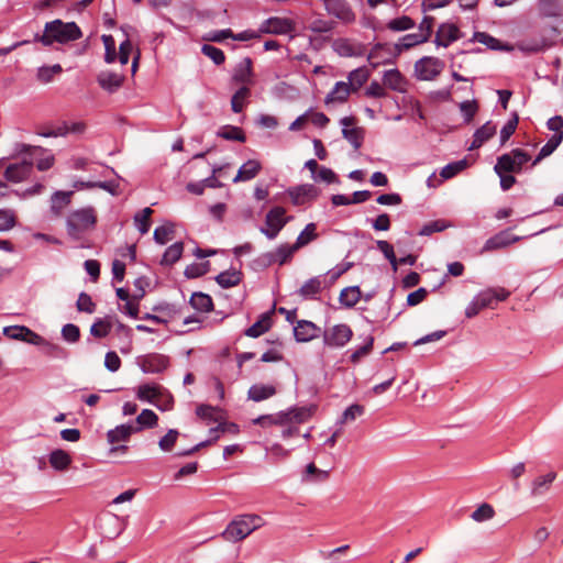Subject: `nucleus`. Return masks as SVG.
Here are the masks:
<instances>
[{
  "label": "nucleus",
  "instance_id": "nucleus-9",
  "mask_svg": "<svg viewBox=\"0 0 563 563\" xmlns=\"http://www.w3.org/2000/svg\"><path fill=\"white\" fill-rule=\"evenodd\" d=\"M136 364L144 374H159L170 364L169 357L159 353H148L136 357Z\"/></svg>",
  "mask_w": 563,
  "mask_h": 563
},
{
  "label": "nucleus",
  "instance_id": "nucleus-47",
  "mask_svg": "<svg viewBox=\"0 0 563 563\" xmlns=\"http://www.w3.org/2000/svg\"><path fill=\"white\" fill-rule=\"evenodd\" d=\"M218 136L229 140V141H239L245 142V134L241 128L227 125L223 126L219 132Z\"/></svg>",
  "mask_w": 563,
  "mask_h": 563
},
{
  "label": "nucleus",
  "instance_id": "nucleus-15",
  "mask_svg": "<svg viewBox=\"0 0 563 563\" xmlns=\"http://www.w3.org/2000/svg\"><path fill=\"white\" fill-rule=\"evenodd\" d=\"M332 47L336 54L342 57L363 56L366 47L362 43L353 42L347 38H338L333 42Z\"/></svg>",
  "mask_w": 563,
  "mask_h": 563
},
{
  "label": "nucleus",
  "instance_id": "nucleus-12",
  "mask_svg": "<svg viewBox=\"0 0 563 563\" xmlns=\"http://www.w3.org/2000/svg\"><path fill=\"white\" fill-rule=\"evenodd\" d=\"M285 209L280 207L273 208L266 216L267 228H262L261 232L264 233L268 239H275L278 232L286 224L284 219Z\"/></svg>",
  "mask_w": 563,
  "mask_h": 563
},
{
  "label": "nucleus",
  "instance_id": "nucleus-45",
  "mask_svg": "<svg viewBox=\"0 0 563 563\" xmlns=\"http://www.w3.org/2000/svg\"><path fill=\"white\" fill-rule=\"evenodd\" d=\"M183 251L184 245L181 242L174 243L165 251L161 263L163 265H173L181 257Z\"/></svg>",
  "mask_w": 563,
  "mask_h": 563
},
{
  "label": "nucleus",
  "instance_id": "nucleus-11",
  "mask_svg": "<svg viewBox=\"0 0 563 563\" xmlns=\"http://www.w3.org/2000/svg\"><path fill=\"white\" fill-rule=\"evenodd\" d=\"M239 427L238 424H217L216 428H212L210 430V438L208 440L201 441L194 445L190 449H183L178 450L176 455L178 456H188L197 452L201 448H206L213 442H216L222 434L230 433V434H238L239 433Z\"/></svg>",
  "mask_w": 563,
  "mask_h": 563
},
{
  "label": "nucleus",
  "instance_id": "nucleus-40",
  "mask_svg": "<svg viewBox=\"0 0 563 563\" xmlns=\"http://www.w3.org/2000/svg\"><path fill=\"white\" fill-rule=\"evenodd\" d=\"M272 325L271 317L268 313L263 314L253 325H251L245 334L251 338H257L268 331Z\"/></svg>",
  "mask_w": 563,
  "mask_h": 563
},
{
  "label": "nucleus",
  "instance_id": "nucleus-27",
  "mask_svg": "<svg viewBox=\"0 0 563 563\" xmlns=\"http://www.w3.org/2000/svg\"><path fill=\"white\" fill-rule=\"evenodd\" d=\"M496 125L490 121L486 122L479 129H477L473 136V142L468 150L473 151L479 148L485 142L490 140L496 134Z\"/></svg>",
  "mask_w": 563,
  "mask_h": 563
},
{
  "label": "nucleus",
  "instance_id": "nucleus-46",
  "mask_svg": "<svg viewBox=\"0 0 563 563\" xmlns=\"http://www.w3.org/2000/svg\"><path fill=\"white\" fill-rule=\"evenodd\" d=\"M16 225V213L12 209H0V232L12 230Z\"/></svg>",
  "mask_w": 563,
  "mask_h": 563
},
{
  "label": "nucleus",
  "instance_id": "nucleus-26",
  "mask_svg": "<svg viewBox=\"0 0 563 563\" xmlns=\"http://www.w3.org/2000/svg\"><path fill=\"white\" fill-rule=\"evenodd\" d=\"M351 92L352 89L350 88V85H347V82L338 81L332 88V90L327 95L324 103L327 106L333 103H343L347 100Z\"/></svg>",
  "mask_w": 563,
  "mask_h": 563
},
{
  "label": "nucleus",
  "instance_id": "nucleus-44",
  "mask_svg": "<svg viewBox=\"0 0 563 563\" xmlns=\"http://www.w3.org/2000/svg\"><path fill=\"white\" fill-rule=\"evenodd\" d=\"M416 25L415 21L408 15L395 18L387 23V29L393 32H404L412 29Z\"/></svg>",
  "mask_w": 563,
  "mask_h": 563
},
{
  "label": "nucleus",
  "instance_id": "nucleus-14",
  "mask_svg": "<svg viewBox=\"0 0 563 563\" xmlns=\"http://www.w3.org/2000/svg\"><path fill=\"white\" fill-rule=\"evenodd\" d=\"M287 194L294 205L301 206L317 199L319 190L311 184H303L289 188Z\"/></svg>",
  "mask_w": 563,
  "mask_h": 563
},
{
  "label": "nucleus",
  "instance_id": "nucleus-1",
  "mask_svg": "<svg viewBox=\"0 0 563 563\" xmlns=\"http://www.w3.org/2000/svg\"><path fill=\"white\" fill-rule=\"evenodd\" d=\"M81 31L75 22H63L54 20L47 22L44 26L42 35H36L35 40L43 45L49 46L53 43L66 44L81 37Z\"/></svg>",
  "mask_w": 563,
  "mask_h": 563
},
{
  "label": "nucleus",
  "instance_id": "nucleus-41",
  "mask_svg": "<svg viewBox=\"0 0 563 563\" xmlns=\"http://www.w3.org/2000/svg\"><path fill=\"white\" fill-rule=\"evenodd\" d=\"M426 43V36L417 33H411L402 36L398 43L395 44L396 48L399 49V55L413 46Z\"/></svg>",
  "mask_w": 563,
  "mask_h": 563
},
{
  "label": "nucleus",
  "instance_id": "nucleus-20",
  "mask_svg": "<svg viewBox=\"0 0 563 563\" xmlns=\"http://www.w3.org/2000/svg\"><path fill=\"white\" fill-rule=\"evenodd\" d=\"M556 478V472H549L545 475L537 476L530 485V495L533 498L545 495Z\"/></svg>",
  "mask_w": 563,
  "mask_h": 563
},
{
  "label": "nucleus",
  "instance_id": "nucleus-2",
  "mask_svg": "<svg viewBox=\"0 0 563 563\" xmlns=\"http://www.w3.org/2000/svg\"><path fill=\"white\" fill-rule=\"evenodd\" d=\"M264 519L258 515H240L227 526L220 536L227 542H239L264 526Z\"/></svg>",
  "mask_w": 563,
  "mask_h": 563
},
{
  "label": "nucleus",
  "instance_id": "nucleus-64",
  "mask_svg": "<svg viewBox=\"0 0 563 563\" xmlns=\"http://www.w3.org/2000/svg\"><path fill=\"white\" fill-rule=\"evenodd\" d=\"M95 308H96V305L88 294H86V292L79 294L78 299H77V309L79 311L92 313L95 311Z\"/></svg>",
  "mask_w": 563,
  "mask_h": 563
},
{
  "label": "nucleus",
  "instance_id": "nucleus-6",
  "mask_svg": "<svg viewBox=\"0 0 563 563\" xmlns=\"http://www.w3.org/2000/svg\"><path fill=\"white\" fill-rule=\"evenodd\" d=\"M3 334L12 340L24 341L34 345L46 344L45 340L33 332L31 329L24 325H11L3 328ZM49 351L52 353L62 352V347L54 344H48Z\"/></svg>",
  "mask_w": 563,
  "mask_h": 563
},
{
  "label": "nucleus",
  "instance_id": "nucleus-32",
  "mask_svg": "<svg viewBox=\"0 0 563 563\" xmlns=\"http://www.w3.org/2000/svg\"><path fill=\"white\" fill-rule=\"evenodd\" d=\"M262 165L256 159H250L241 166L233 183L247 181L253 179L261 170Z\"/></svg>",
  "mask_w": 563,
  "mask_h": 563
},
{
  "label": "nucleus",
  "instance_id": "nucleus-28",
  "mask_svg": "<svg viewBox=\"0 0 563 563\" xmlns=\"http://www.w3.org/2000/svg\"><path fill=\"white\" fill-rule=\"evenodd\" d=\"M352 118H343L341 119V124L343 125L342 133L343 136L355 147L358 148L363 141L362 131L357 128L353 126Z\"/></svg>",
  "mask_w": 563,
  "mask_h": 563
},
{
  "label": "nucleus",
  "instance_id": "nucleus-3",
  "mask_svg": "<svg viewBox=\"0 0 563 563\" xmlns=\"http://www.w3.org/2000/svg\"><path fill=\"white\" fill-rule=\"evenodd\" d=\"M96 222V210L92 207L74 210L66 220L67 232L70 236L78 239L81 233L93 229Z\"/></svg>",
  "mask_w": 563,
  "mask_h": 563
},
{
  "label": "nucleus",
  "instance_id": "nucleus-50",
  "mask_svg": "<svg viewBox=\"0 0 563 563\" xmlns=\"http://www.w3.org/2000/svg\"><path fill=\"white\" fill-rule=\"evenodd\" d=\"M539 10L544 16H558L561 12L560 0H539Z\"/></svg>",
  "mask_w": 563,
  "mask_h": 563
},
{
  "label": "nucleus",
  "instance_id": "nucleus-18",
  "mask_svg": "<svg viewBox=\"0 0 563 563\" xmlns=\"http://www.w3.org/2000/svg\"><path fill=\"white\" fill-rule=\"evenodd\" d=\"M461 37L459 27L453 23H443L439 26L434 43L437 46L448 47Z\"/></svg>",
  "mask_w": 563,
  "mask_h": 563
},
{
  "label": "nucleus",
  "instance_id": "nucleus-63",
  "mask_svg": "<svg viewBox=\"0 0 563 563\" xmlns=\"http://www.w3.org/2000/svg\"><path fill=\"white\" fill-rule=\"evenodd\" d=\"M111 330L110 322L106 320H97L90 328L91 335L96 338H104Z\"/></svg>",
  "mask_w": 563,
  "mask_h": 563
},
{
  "label": "nucleus",
  "instance_id": "nucleus-62",
  "mask_svg": "<svg viewBox=\"0 0 563 563\" xmlns=\"http://www.w3.org/2000/svg\"><path fill=\"white\" fill-rule=\"evenodd\" d=\"M460 110H461L462 114L464 115L465 122L470 123L473 120V118L475 117V114L478 110V106L475 100L463 101L460 103Z\"/></svg>",
  "mask_w": 563,
  "mask_h": 563
},
{
  "label": "nucleus",
  "instance_id": "nucleus-21",
  "mask_svg": "<svg viewBox=\"0 0 563 563\" xmlns=\"http://www.w3.org/2000/svg\"><path fill=\"white\" fill-rule=\"evenodd\" d=\"M519 236L511 235L507 231L499 232L498 234L492 236L485 242L482 249V253L507 247L512 243L519 241Z\"/></svg>",
  "mask_w": 563,
  "mask_h": 563
},
{
  "label": "nucleus",
  "instance_id": "nucleus-10",
  "mask_svg": "<svg viewBox=\"0 0 563 563\" xmlns=\"http://www.w3.org/2000/svg\"><path fill=\"white\" fill-rule=\"evenodd\" d=\"M352 336V329L343 323L329 327L323 331V342L330 347H343Z\"/></svg>",
  "mask_w": 563,
  "mask_h": 563
},
{
  "label": "nucleus",
  "instance_id": "nucleus-55",
  "mask_svg": "<svg viewBox=\"0 0 563 563\" xmlns=\"http://www.w3.org/2000/svg\"><path fill=\"white\" fill-rule=\"evenodd\" d=\"M378 250L384 254V256L389 261L394 271L398 268V258L395 255L394 247L387 241L379 240L376 242Z\"/></svg>",
  "mask_w": 563,
  "mask_h": 563
},
{
  "label": "nucleus",
  "instance_id": "nucleus-54",
  "mask_svg": "<svg viewBox=\"0 0 563 563\" xmlns=\"http://www.w3.org/2000/svg\"><path fill=\"white\" fill-rule=\"evenodd\" d=\"M467 166H468L467 161L461 159V161H457V162H454V163H451V164H448L446 166H444L442 168L440 175L444 179H449V178L454 177L460 172L464 170Z\"/></svg>",
  "mask_w": 563,
  "mask_h": 563
},
{
  "label": "nucleus",
  "instance_id": "nucleus-51",
  "mask_svg": "<svg viewBox=\"0 0 563 563\" xmlns=\"http://www.w3.org/2000/svg\"><path fill=\"white\" fill-rule=\"evenodd\" d=\"M495 516V510L489 504H482L477 509H475L471 518L476 522H483L486 520H490Z\"/></svg>",
  "mask_w": 563,
  "mask_h": 563
},
{
  "label": "nucleus",
  "instance_id": "nucleus-33",
  "mask_svg": "<svg viewBox=\"0 0 563 563\" xmlns=\"http://www.w3.org/2000/svg\"><path fill=\"white\" fill-rule=\"evenodd\" d=\"M276 394V388L273 385L255 384L249 389V398L254 401L265 400Z\"/></svg>",
  "mask_w": 563,
  "mask_h": 563
},
{
  "label": "nucleus",
  "instance_id": "nucleus-19",
  "mask_svg": "<svg viewBox=\"0 0 563 563\" xmlns=\"http://www.w3.org/2000/svg\"><path fill=\"white\" fill-rule=\"evenodd\" d=\"M327 11L345 23L355 20V14L344 0H330L325 5Z\"/></svg>",
  "mask_w": 563,
  "mask_h": 563
},
{
  "label": "nucleus",
  "instance_id": "nucleus-48",
  "mask_svg": "<svg viewBox=\"0 0 563 563\" xmlns=\"http://www.w3.org/2000/svg\"><path fill=\"white\" fill-rule=\"evenodd\" d=\"M217 283L223 288H229L238 285L241 280L240 272L227 271L217 276Z\"/></svg>",
  "mask_w": 563,
  "mask_h": 563
},
{
  "label": "nucleus",
  "instance_id": "nucleus-25",
  "mask_svg": "<svg viewBox=\"0 0 563 563\" xmlns=\"http://www.w3.org/2000/svg\"><path fill=\"white\" fill-rule=\"evenodd\" d=\"M320 329L311 321H298L294 328V334L297 341L308 342L318 336Z\"/></svg>",
  "mask_w": 563,
  "mask_h": 563
},
{
  "label": "nucleus",
  "instance_id": "nucleus-29",
  "mask_svg": "<svg viewBox=\"0 0 563 563\" xmlns=\"http://www.w3.org/2000/svg\"><path fill=\"white\" fill-rule=\"evenodd\" d=\"M473 42H478L486 45L488 48L494 51H506L511 52L515 49V46L509 44H503L499 40L494 36L485 33V32H475L472 38Z\"/></svg>",
  "mask_w": 563,
  "mask_h": 563
},
{
  "label": "nucleus",
  "instance_id": "nucleus-17",
  "mask_svg": "<svg viewBox=\"0 0 563 563\" xmlns=\"http://www.w3.org/2000/svg\"><path fill=\"white\" fill-rule=\"evenodd\" d=\"M124 79L125 77L122 73H117L113 70H101L97 76L99 86L110 93L121 88Z\"/></svg>",
  "mask_w": 563,
  "mask_h": 563
},
{
  "label": "nucleus",
  "instance_id": "nucleus-38",
  "mask_svg": "<svg viewBox=\"0 0 563 563\" xmlns=\"http://www.w3.org/2000/svg\"><path fill=\"white\" fill-rule=\"evenodd\" d=\"M298 249L296 247V245H287V244H283L280 245L275 252L271 253L268 256H269V262L271 263H278L280 265H283L284 263H286L291 256L292 254L297 251Z\"/></svg>",
  "mask_w": 563,
  "mask_h": 563
},
{
  "label": "nucleus",
  "instance_id": "nucleus-7",
  "mask_svg": "<svg viewBox=\"0 0 563 563\" xmlns=\"http://www.w3.org/2000/svg\"><path fill=\"white\" fill-rule=\"evenodd\" d=\"M399 56V49L395 44L377 43L367 53V60L373 68L382 65L394 64Z\"/></svg>",
  "mask_w": 563,
  "mask_h": 563
},
{
  "label": "nucleus",
  "instance_id": "nucleus-59",
  "mask_svg": "<svg viewBox=\"0 0 563 563\" xmlns=\"http://www.w3.org/2000/svg\"><path fill=\"white\" fill-rule=\"evenodd\" d=\"M197 415L200 419L212 420L213 422H219L222 419L221 411L209 406H200L197 409Z\"/></svg>",
  "mask_w": 563,
  "mask_h": 563
},
{
  "label": "nucleus",
  "instance_id": "nucleus-37",
  "mask_svg": "<svg viewBox=\"0 0 563 563\" xmlns=\"http://www.w3.org/2000/svg\"><path fill=\"white\" fill-rule=\"evenodd\" d=\"M251 96V90L247 86H242L231 99V108L235 113H240L243 111L244 107L247 103V99Z\"/></svg>",
  "mask_w": 563,
  "mask_h": 563
},
{
  "label": "nucleus",
  "instance_id": "nucleus-60",
  "mask_svg": "<svg viewBox=\"0 0 563 563\" xmlns=\"http://www.w3.org/2000/svg\"><path fill=\"white\" fill-rule=\"evenodd\" d=\"M201 52L217 65H221L225 59L224 53L220 48L209 44L202 45Z\"/></svg>",
  "mask_w": 563,
  "mask_h": 563
},
{
  "label": "nucleus",
  "instance_id": "nucleus-49",
  "mask_svg": "<svg viewBox=\"0 0 563 563\" xmlns=\"http://www.w3.org/2000/svg\"><path fill=\"white\" fill-rule=\"evenodd\" d=\"M153 210L151 208H144L140 213L135 214L134 222L142 234H145L150 230L151 225V216Z\"/></svg>",
  "mask_w": 563,
  "mask_h": 563
},
{
  "label": "nucleus",
  "instance_id": "nucleus-36",
  "mask_svg": "<svg viewBox=\"0 0 563 563\" xmlns=\"http://www.w3.org/2000/svg\"><path fill=\"white\" fill-rule=\"evenodd\" d=\"M328 477L329 472L318 468L314 463H309L302 473V482L306 483L324 482Z\"/></svg>",
  "mask_w": 563,
  "mask_h": 563
},
{
  "label": "nucleus",
  "instance_id": "nucleus-58",
  "mask_svg": "<svg viewBox=\"0 0 563 563\" xmlns=\"http://www.w3.org/2000/svg\"><path fill=\"white\" fill-rule=\"evenodd\" d=\"M159 395V386L154 384H144L137 388V397L142 400H153Z\"/></svg>",
  "mask_w": 563,
  "mask_h": 563
},
{
  "label": "nucleus",
  "instance_id": "nucleus-56",
  "mask_svg": "<svg viewBox=\"0 0 563 563\" xmlns=\"http://www.w3.org/2000/svg\"><path fill=\"white\" fill-rule=\"evenodd\" d=\"M174 227L170 223L163 224L155 229L154 231V240L158 244H166L168 241L173 239Z\"/></svg>",
  "mask_w": 563,
  "mask_h": 563
},
{
  "label": "nucleus",
  "instance_id": "nucleus-4",
  "mask_svg": "<svg viewBox=\"0 0 563 563\" xmlns=\"http://www.w3.org/2000/svg\"><path fill=\"white\" fill-rule=\"evenodd\" d=\"M141 428H133L132 424H118L114 429H111L107 433V440L111 444L108 451V456L125 455L129 451V446L125 444L131 434L134 431H139Z\"/></svg>",
  "mask_w": 563,
  "mask_h": 563
},
{
  "label": "nucleus",
  "instance_id": "nucleus-13",
  "mask_svg": "<svg viewBox=\"0 0 563 563\" xmlns=\"http://www.w3.org/2000/svg\"><path fill=\"white\" fill-rule=\"evenodd\" d=\"M33 167L32 158H23L19 163L10 164L4 170V178L11 183H21L25 180Z\"/></svg>",
  "mask_w": 563,
  "mask_h": 563
},
{
  "label": "nucleus",
  "instance_id": "nucleus-43",
  "mask_svg": "<svg viewBox=\"0 0 563 563\" xmlns=\"http://www.w3.org/2000/svg\"><path fill=\"white\" fill-rule=\"evenodd\" d=\"M190 305L194 309L207 312L212 309V299L209 295L202 294V292H196L190 298Z\"/></svg>",
  "mask_w": 563,
  "mask_h": 563
},
{
  "label": "nucleus",
  "instance_id": "nucleus-24",
  "mask_svg": "<svg viewBox=\"0 0 563 563\" xmlns=\"http://www.w3.org/2000/svg\"><path fill=\"white\" fill-rule=\"evenodd\" d=\"M383 85L398 92H405L407 90V80L397 68L384 73Z\"/></svg>",
  "mask_w": 563,
  "mask_h": 563
},
{
  "label": "nucleus",
  "instance_id": "nucleus-16",
  "mask_svg": "<svg viewBox=\"0 0 563 563\" xmlns=\"http://www.w3.org/2000/svg\"><path fill=\"white\" fill-rule=\"evenodd\" d=\"M260 31L267 34H288L294 31V23L286 18H269L262 23Z\"/></svg>",
  "mask_w": 563,
  "mask_h": 563
},
{
  "label": "nucleus",
  "instance_id": "nucleus-34",
  "mask_svg": "<svg viewBox=\"0 0 563 563\" xmlns=\"http://www.w3.org/2000/svg\"><path fill=\"white\" fill-rule=\"evenodd\" d=\"M371 73L366 67H360L352 70L347 76V85L352 91H357L369 78Z\"/></svg>",
  "mask_w": 563,
  "mask_h": 563
},
{
  "label": "nucleus",
  "instance_id": "nucleus-52",
  "mask_svg": "<svg viewBox=\"0 0 563 563\" xmlns=\"http://www.w3.org/2000/svg\"><path fill=\"white\" fill-rule=\"evenodd\" d=\"M316 238H317L316 224L309 223L298 235L295 245L297 249H300V247L307 245L308 243H310L311 241H313Z\"/></svg>",
  "mask_w": 563,
  "mask_h": 563
},
{
  "label": "nucleus",
  "instance_id": "nucleus-35",
  "mask_svg": "<svg viewBox=\"0 0 563 563\" xmlns=\"http://www.w3.org/2000/svg\"><path fill=\"white\" fill-rule=\"evenodd\" d=\"M563 140V133L553 134L545 145H543L532 163V166H536L539 162H541L544 157L551 155L555 148L561 144Z\"/></svg>",
  "mask_w": 563,
  "mask_h": 563
},
{
  "label": "nucleus",
  "instance_id": "nucleus-61",
  "mask_svg": "<svg viewBox=\"0 0 563 563\" xmlns=\"http://www.w3.org/2000/svg\"><path fill=\"white\" fill-rule=\"evenodd\" d=\"M321 289V280L318 277L307 280L300 288V295L310 297L318 294Z\"/></svg>",
  "mask_w": 563,
  "mask_h": 563
},
{
  "label": "nucleus",
  "instance_id": "nucleus-31",
  "mask_svg": "<svg viewBox=\"0 0 563 563\" xmlns=\"http://www.w3.org/2000/svg\"><path fill=\"white\" fill-rule=\"evenodd\" d=\"M48 462L55 471L65 472L71 464V456L66 451L56 449L49 453Z\"/></svg>",
  "mask_w": 563,
  "mask_h": 563
},
{
  "label": "nucleus",
  "instance_id": "nucleus-5",
  "mask_svg": "<svg viewBox=\"0 0 563 563\" xmlns=\"http://www.w3.org/2000/svg\"><path fill=\"white\" fill-rule=\"evenodd\" d=\"M530 161V155L520 148H515L510 153L498 157L494 167L496 174L519 173L522 166Z\"/></svg>",
  "mask_w": 563,
  "mask_h": 563
},
{
  "label": "nucleus",
  "instance_id": "nucleus-23",
  "mask_svg": "<svg viewBox=\"0 0 563 563\" xmlns=\"http://www.w3.org/2000/svg\"><path fill=\"white\" fill-rule=\"evenodd\" d=\"M232 80L236 84H242L243 86L253 84V69L251 58L245 57L240 60V63L234 68Z\"/></svg>",
  "mask_w": 563,
  "mask_h": 563
},
{
  "label": "nucleus",
  "instance_id": "nucleus-53",
  "mask_svg": "<svg viewBox=\"0 0 563 563\" xmlns=\"http://www.w3.org/2000/svg\"><path fill=\"white\" fill-rule=\"evenodd\" d=\"M86 125L82 122H74L70 124L65 123L63 126H59L55 132L46 134V136H59L66 135L68 133L80 134L85 131Z\"/></svg>",
  "mask_w": 563,
  "mask_h": 563
},
{
  "label": "nucleus",
  "instance_id": "nucleus-8",
  "mask_svg": "<svg viewBox=\"0 0 563 563\" xmlns=\"http://www.w3.org/2000/svg\"><path fill=\"white\" fill-rule=\"evenodd\" d=\"M444 69V62L438 57L424 56L415 63V76L419 80H434Z\"/></svg>",
  "mask_w": 563,
  "mask_h": 563
},
{
  "label": "nucleus",
  "instance_id": "nucleus-39",
  "mask_svg": "<svg viewBox=\"0 0 563 563\" xmlns=\"http://www.w3.org/2000/svg\"><path fill=\"white\" fill-rule=\"evenodd\" d=\"M63 68L59 64H55L52 66H42L37 68L36 79L41 84H48L53 81L54 77L62 74Z\"/></svg>",
  "mask_w": 563,
  "mask_h": 563
},
{
  "label": "nucleus",
  "instance_id": "nucleus-42",
  "mask_svg": "<svg viewBox=\"0 0 563 563\" xmlns=\"http://www.w3.org/2000/svg\"><path fill=\"white\" fill-rule=\"evenodd\" d=\"M361 299V290L357 286L344 288L340 294V302L347 307H354Z\"/></svg>",
  "mask_w": 563,
  "mask_h": 563
},
{
  "label": "nucleus",
  "instance_id": "nucleus-22",
  "mask_svg": "<svg viewBox=\"0 0 563 563\" xmlns=\"http://www.w3.org/2000/svg\"><path fill=\"white\" fill-rule=\"evenodd\" d=\"M317 407L314 405L295 407L283 416V422H303L314 418Z\"/></svg>",
  "mask_w": 563,
  "mask_h": 563
},
{
  "label": "nucleus",
  "instance_id": "nucleus-30",
  "mask_svg": "<svg viewBox=\"0 0 563 563\" xmlns=\"http://www.w3.org/2000/svg\"><path fill=\"white\" fill-rule=\"evenodd\" d=\"M73 191H56L51 198V211L55 217H60L63 211L69 206Z\"/></svg>",
  "mask_w": 563,
  "mask_h": 563
},
{
  "label": "nucleus",
  "instance_id": "nucleus-57",
  "mask_svg": "<svg viewBox=\"0 0 563 563\" xmlns=\"http://www.w3.org/2000/svg\"><path fill=\"white\" fill-rule=\"evenodd\" d=\"M179 437V432L175 429L168 430V432L158 441V446L164 452H170Z\"/></svg>",
  "mask_w": 563,
  "mask_h": 563
}]
</instances>
